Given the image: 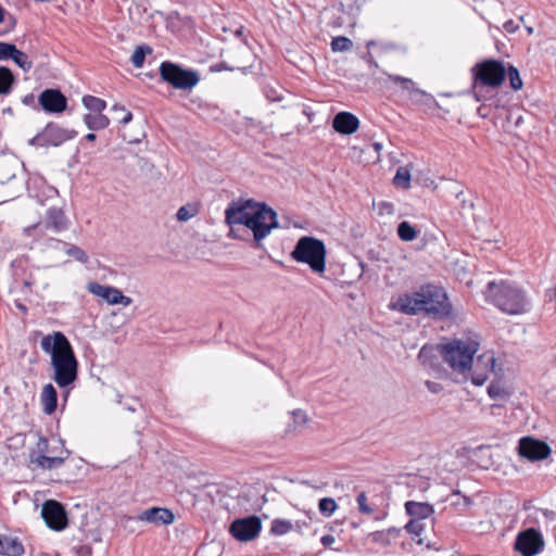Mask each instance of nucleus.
I'll return each instance as SVG.
<instances>
[{"label": "nucleus", "instance_id": "f03ea898", "mask_svg": "<svg viewBox=\"0 0 556 556\" xmlns=\"http://www.w3.org/2000/svg\"><path fill=\"white\" fill-rule=\"evenodd\" d=\"M480 346V337L472 330L464 331L454 338V383L470 381L481 387L495 371L496 359L492 353H483L476 359L473 356Z\"/></svg>", "mask_w": 556, "mask_h": 556}, {"label": "nucleus", "instance_id": "412c9836", "mask_svg": "<svg viewBox=\"0 0 556 556\" xmlns=\"http://www.w3.org/2000/svg\"><path fill=\"white\" fill-rule=\"evenodd\" d=\"M406 514L413 519H427L433 514V507L426 502L407 501L405 503Z\"/></svg>", "mask_w": 556, "mask_h": 556}, {"label": "nucleus", "instance_id": "f704fd0d", "mask_svg": "<svg viewBox=\"0 0 556 556\" xmlns=\"http://www.w3.org/2000/svg\"><path fill=\"white\" fill-rule=\"evenodd\" d=\"M292 522L285 519H274L271 521L270 533L274 535H283L292 529Z\"/></svg>", "mask_w": 556, "mask_h": 556}, {"label": "nucleus", "instance_id": "a211bd4d", "mask_svg": "<svg viewBox=\"0 0 556 556\" xmlns=\"http://www.w3.org/2000/svg\"><path fill=\"white\" fill-rule=\"evenodd\" d=\"M456 202L458 207V215L462 222V225L467 227L472 222L477 224L476 215L473 213L475 203L473 197L470 193H466L463 190L456 192Z\"/></svg>", "mask_w": 556, "mask_h": 556}, {"label": "nucleus", "instance_id": "49530a36", "mask_svg": "<svg viewBox=\"0 0 556 556\" xmlns=\"http://www.w3.org/2000/svg\"><path fill=\"white\" fill-rule=\"evenodd\" d=\"M112 110L116 113H122L121 117L118 118V123L122 125H126L132 119V113L127 111L123 105L114 104Z\"/></svg>", "mask_w": 556, "mask_h": 556}, {"label": "nucleus", "instance_id": "774afa93", "mask_svg": "<svg viewBox=\"0 0 556 556\" xmlns=\"http://www.w3.org/2000/svg\"><path fill=\"white\" fill-rule=\"evenodd\" d=\"M466 285L470 286L471 285V280L470 279L466 280Z\"/></svg>", "mask_w": 556, "mask_h": 556}, {"label": "nucleus", "instance_id": "0eeeda50", "mask_svg": "<svg viewBox=\"0 0 556 556\" xmlns=\"http://www.w3.org/2000/svg\"><path fill=\"white\" fill-rule=\"evenodd\" d=\"M472 90L477 101H482L485 97L481 96L483 87L496 89L505 80L506 65L504 62L494 59H486L478 62L472 68Z\"/></svg>", "mask_w": 556, "mask_h": 556}, {"label": "nucleus", "instance_id": "8fccbe9b", "mask_svg": "<svg viewBox=\"0 0 556 556\" xmlns=\"http://www.w3.org/2000/svg\"><path fill=\"white\" fill-rule=\"evenodd\" d=\"M356 502H357L358 509L361 513H363V514H371L372 513V508L367 504V495L365 492H361L357 495Z\"/></svg>", "mask_w": 556, "mask_h": 556}, {"label": "nucleus", "instance_id": "b1692460", "mask_svg": "<svg viewBox=\"0 0 556 556\" xmlns=\"http://www.w3.org/2000/svg\"><path fill=\"white\" fill-rule=\"evenodd\" d=\"M40 400L43 406V412L47 415H51L55 412L58 407V392L52 383H48L42 388Z\"/></svg>", "mask_w": 556, "mask_h": 556}, {"label": "nucleus", "instance_id": "a878e982", "mask_svg": "<svg viewBox=\"0 0 556 556\" xmlns=\"http://www.w3.org/2000/svg\"><path fill=\"white\" fill-rule=\"evenodd\" d=\"M65 462L64 457L61 456H48V455H37L31 456V464L36 465L38 468L41 469H56L60 468Z\"/></svg>", "mask_w": 556, "mask_h": 556}, {"label": "nucleus", "instance_id": "3c124183", "mask_svg": "<svg viewBox=\"0 0 556 556\" xmlns=\"http://www.w3.org/2000/svg\"><path fill=\"white\" fill-rule=\"evenodd\" d=\"M471 503L470 498L462 495L459 492L454 491V508L462 506L463 508H466Z\"/></svg>", "mask_w": 556, "mask_h": 556}, {"label": "nucleus", "instance_id": "ddd939ff", "mask_svg": "<svg viewBox=\"0 0 556 556\" xmlns=\"http://www.w3.org/2000/svg\"><path fill=\"white\" fill-rule=\"evenodd\" d=\"M544 547V540L542 534L533 529H527L517 535L515 542V549L522 556H535Z\"/></svg>", "mask_w": 556, "mask_h": 556}, {"label": "nucleus", "instance_id": "6e6d98bb", "mask_svg": "<svg viewBox=\"0 0 556 556\" xmlns=\"http://www.w3.org/2000/svg\"><path fill=\"white\" fill-rule=\"evenodd\" d=\"M384 531H386V533H387V535H388V538H389L390 542H391L392 540L397 539V538L400 536V534H401V529H400V528H396V527H390V528H388V529H387V530H384Z\"/></svg>", "mask_w": 556, "mask_h": 556}, {"label": "nucleus", "instance_id": "5701e85b", "mask_svg": "<svg viewBox=\"0 0 556 556\" xmlns=\"http://www.w3.org/2000/svg\"><path fill=\"white\" fill-rule=\"evenodd\" d=\"M389 79L394 84H400L403 90L408 91L409 98L413 101H421V99L427 96L425 91L416 87V84L410 78L389 75Z\"/></svg>", "mask_w": 556, "mask_h": 556}, {"label": "nucleus", "instance_id": "69168bd1", "mask_svg": "<svg viewBox=\"0 0 556 556\" xmlns=\"http://www.w3.org/2000/svg\"><path fill=\"white\" fill-rule=\"evenodd\" d=\"M416 542H417V544H422L424 543L422 539H420V538Z\"/></svg>", "mask_w": 556, "mask_h": 556}, {"label": "nucleus", "instance_id": "4be33fe9", "mask_svg": "<svg viewBox=\"0 0 556 556\" xmlns=\"http://www.w3.org/2000/svg\"><path fill=\"white\" fill-rule=\"evenodd\" d=\"M0 555L22 556L25 553L23 543L17 538L0 535Z\"/></svg>", "mask_w": 556, "mask_h": 556}, {"label": "nucleus", "instance_id": "6ab92c4d", "mask_svg": "<svg viewBox=\"0 0 556 556\" xmlns=\"http://www.w3.org/2000/svg\"><path fill=\"white\" fill-rule=\"evenodd\" d=\"M358 127V117L350 112H339L332 119V128L341 135H352Z\"/></svg>", "mask_w": 556, "mask_h": 556}, {"label": "nucleus", "instance_id": "0e129e2a", "mask_svg": "<svg viewBox=\"0 0 556 556\" xmlns=\"http://www.w3.org/2000/svg\"><path fill=\"white\" fill-rule=\"evenodd\" d=\"M386 516H387V513H383L381 516H377L376 519L380 520V519H383Z\"/></svg>", "mask_w": 556, "mask_h": 556}, {"label": "nucleus", "instance_id": "de8ad7c7", "mask_svg": "<svg viewBox=\"0 0 556 556\" xmlns=\"http://www.w3.org/2000/svg\"><path fill=\"white\" fill-rule=\"evenodd\" d=\"M369 539L377 544H380L382 546H388L391 544L387 533L384 530L381 531H374L369 534Z\"/></svg>", "mask_w": 556, "mask_h": 556}, {"label": "nucleus", "instance_id": "2eb2a0df", "mask_svg": "<svg viewBox=\"0 0 556 556\" xmlns=\"http://www.w3.org/2000/svg\"><path fill=\"white\" fill-rule=\"evenodd\" d=\"M518 452L520 456L534 462L547 458L551 454V447L543 441L525 437L519 441Z\"/></svg>", "mask_w": 556, "mask_h": 556}, {"label": "nucleus", "instance_id": "7c9ffc66", "mask_svg": "<svg viewBox=\"0 0 556 556\" xmlns=\"http://www.w3.org/2000/svg\"><path fill=\"white\" fill-rule=\"evenodd\" d=\"M84 106L90 112L102 113L106 108V102L98 97L86 94L81 100Z\"/></svg>", "mask_w": 556, "mask_h": 556}, {"label": "nucleus", "instance_id": "680f3d73", "mask_svg": "<svg viewBox=\"0 0 556 556\" xmlns=\"http://www.w3.org/2000/svg\"><path fill=\"white\" fill-rule=\"evenodd\" d=\"M526 30H527V33H528L529 35H532V34L534 33V29H533V27H531V26H527V27H526Z\"/></svg>", "mask_w": 556, "mask_h": 556}, {"label": "nucleus", "instance_id": "c03bdc74", "mask_svg": "<svg viewBox=\"0 0 556 556\" xmlns=\"http://www.w3.org/2000/svg\"><path fill=\"white\" fill-rule=\"evenodd\" d=\"M0 25H4L3 28H0V36H4L15 28L16 18L5 11L3 21H1Z\"/></svg>", "mask_w": 556, "mask_h": 556}, {"label": "nucleus", "instance_id": "5fc2aeb1", "mask_svg": "<svg viewBox=\"0 0 556 556\" xmlns=\"http://www.w3.org/2000/svg\"><path fill=\"white\" fill-rule=\"evenodd\" d=\"M76 553L78 556H91L92 547L89 545H79L76 547Z\"/></svg>", "mask_w": 556, "mask_h": 556}, {"label": "nucleus", "instance_id": "7ed1b4c3", "mask_svg": "<svg viewBox=\"0 0 556 556\" xmlns=\"http://www.w3.org/2000/svg\"><path fill=\"white\" fill-rule=\"evenodd\" d=\"M42 351L50 355L53 369L52 380L64 390L66 400L74 383L78 379V361L67 337L61 331H53L41 339Z\"/></svg>", "mask_w": 556, "mask_h": 556}, {"label": "nucleus", "instance_id": "e2e57ef3", "mask_svg": "<svg viewBox=\"0 0 556 556\" xmlns=\"http://www.w3.org/2000/svg\"><path fill=\"white\" fill-rule=\"evenodd\" d=\"M381 147H382L381 143H378V142L374 143V148L376 151H379L381 149Z\"/></svg>", "mask_w": 556, "mask_h": 556}, {"label": "nucleus", "instance_id": "4d7b16f0", "mask_svg": "<svg viewBox=\"0 0 556 556\" xmlns=\"http://www.w3.org/2000/svg\"><path fill=\"white\" fill-rule=\"evenodd\" d=\"M503 27L507 33L513 34L519 28V25L516 24L513 20H509L504 23Z\"/></svg>", "mask_w": 556, "mask_h": 556}, {"label": "nucleus", "instance_id": "13d9d810", "mask_svg": "<svg viewBox=\"0 0 556 556\" xmlns=\"http://www.w3.org/2000/svg\"><path fill=\"white\" fill-rule=\"evenodd\" d=\"M336 539L331 534L323 535L320 539V542L324 546L328 547L331 546L334 543Z\"/></svg>", "mask_w": 556, "mask_h": 556}, {"label": "nucleus", "instance_id": "052dcab7", "mask_svg": "<svg viewBox=\"0 0 556 556\" xmlns=\"http://www.w3.org/2000/svg\"><path fill=\"white\" fill-rule=\"evenodd\" d=\"M293 415H294V416H301V418L303 419V422H305V421H306V416H305V414H304L302 410H295V412L293 413Z\"/></svg>", "mask_w": 556, "mask_h": 556}, {"label": "nucleus", "instance_id": "c756f323", "mask_svg": "<svg viewBox=\"0 0 556 556\" xmlns=\"http://www.w3.org/2000/svg\"><path fill=\"white\" fill-rule=\"evenodd\" d=\"M249 70L250 65H244V62H235L233 64H230L226 61H220L210 66V72L212 73H218L222 71H240L245 74Z\"/></svg>", "mask_w": 556, "mask_h": 556}, {"label": "nucleus", "instance_id": "cd10ccee", "mask_svg": "<svg viewBox=\"0 0 556 556\" xmlns=\"http://www.w3.org/2000/svg\"><path fill=\"white\" fill-rule=\"evenodd\" d=\"M15 83L16 78L13 72L7 66H0V94L11 93Z\"/></svg>", "mask_w": 556, "mask_h": 556}, {"label": "nucleus", "instance_id": "603ef678", "mask_svg": "<svg viewBox=\"0 0 556 556\" xmlns=\"http://www.w3.org/2000/svg\"><path fill=\"white\" fill-rule=\"evenodd\" d=\"M425 384L428 388V390L433 394H439L444 390V387L441 382L427 380Z\"/></svg>", "mask_w": 556, "mask_h": 556}, {"label": "nucleus", "instance_id": "ea45409f", "mask_svg": "<svg viewBox=\"0 0 556 556\" xmlns=\"http://www.w3.org/2000/svg\"><path fill=\"white\" fill-rule=\"evenodd\" d=\"M337 507L338 505L333 498L324 497L319 500L318 509L326 517L331 516L337 509Z\"/></svg>", "mask_w": 556, "mask_h": 556}, {"label": "nucleus", "instance_id": "f8f14e48", "mask_svg": "<svg viewBox=\"0 0 556 556\" xmlns=\"http://www.w3.org/2000/svg\"><path fill=\"white\" fill-rule=\"evenodd\" d=\"M41 517L47 527L54 531H63L68 526L67 513L64 506L55 500H48L43 503Z\"/></svg>", "mask_w": 556, "mask_h": 556}, {"label": "nucleus", "instance_id": "09e8293b", "mask_svg": "<svg viewBox=\"0 0 556 556\" xmlns=\"http://www.w3.org/2000/svg\"><path fill=\"white\" fill-rule=\"evenodd\" d=\"M49 451V441L41 437L39 439V441L37 442V446H36V450L31 451L30 454H29V459L31 460V456H37V455H46Z\"/></svg>", "mask_w": 556, "mask_h": 556}, {"label": "nucleus", "instance_id": "1a4fd4ad", "mask_svg": "<svg viewBox=\"0 0 556 556\" xmlns=\"http://www.w3.org/2000/svg\"><path fill=\"white\" fill-rule=\"evenodd\" d=\"M161 79L175 89L191 90L200 81V75L195 70L185 68L172 61H164L160 65Z\"/></svg>", "mask_w": 556, "mask_h": 556}, {"label": "nucleus", "instance_id": "338daca9", "mask_svg": "<svg viewBox=\"0 0 556 556\" xmlns=\"http://www.w3.org/2000/svg\"><path fill=\"white\" fill-rule=\"evenodd\" d=\"M236 33H237V35H241L242 28L238 29Z\"/></svg>", "mask_w": 556, "mask_h": 556}, {"label": "nucleus", "instance_id": "2f4dec72", "mask_svg": "<svg viewBox=\"0 0 556 556\" xmlns=\"http://www.w3.org/2000/svg\"><path fill=\"white\" fill-rule=\"evenodd\" d=\"M152 52L153 49L148 45L138 46L130 58L132 65L136 68H141L144 64L146 56Z\"/></svg>", "mask_w": 556, "mask_h": 556}, {"label": "nucleus", "instance_id": "bf43d9fd", "mask_svg": "<svg viewBox=\"0 0 556 556\" xmlns=\"http://www.w3.org/2000/svg\"><path fill=\"white\" fill-rule=\"evenodd\" d=\"M97 139V135L93 132H89L85 136V140L87 141H94Z\"/></svg>", "mask_w": 556, "mask_h": 556}, {"label": "nucleus", "instance_id": "20e7f679", "mask_svg": "<svg viewBox=\"0 0 556 556\" xmlns=\"http://www.w3.org/2000/svg\"><path fill=\"white\" fill-rule=\"evenodd\" d=\"M392 308L406 315L424 314L441 318L450 314L451 305L446 291L437 285L420 286L417 291L397 298Z\"/></svg>", "mask_w": 556, "mask_h": 556}, {"label": "nucleus", "instance_id": "473e14b6", "mask_svg": "<svg viewBox=\"0 0 556 556\" xmlns=\"http://www.w3.org/2000/svg\"><path fill=\"white\" fill-rule=\"evenodd\" d=\"M393 185L396 188L408 189L410 187V173L406 167H399L393 177Z\"/></svg>", "mask_w": 556, "mask_h": 556}, {"label": "nucleus", "instance_id": "4c0bfd02", "mask_svg": "<svg viewBox=\"0 0 556 556\" xmlns=\"http://www.w3.org/2000/svg\"><path fill=\"white\" fill-rule=\"evenodd\" d=\"M12 61L24 72H29L33 68V62L29 60L28 55L18 49H16L13 54Z\"/></svg>", "mask_w": 556, "mask_h": 556}, {"label": "nucleus", "instance_id": "423d86ee", "mask_svg": "<svg viewBox=\"0 0 556 556\" xmlns=\"http://www.w3.org/2000/svg\"><path fill=\"white\" fill-rule=\"evenodd\" d=\"M417 358L435 378L447 380L450 379L448 368H452V341L425 344Z\"/></svg>", "mask_w": 556, "mask_h": 556}, {"label": "nucleus", "instance_id": "dca6fc26", "mask_svg": "<svg viewBox=\"0 0 556 556\" xmlns=\"http://www.w3.org/2000/svg\"><path fill=\"white\" fill-rule=\"evenodd\" d=\"M88 291L111 305L122 304L129 306L132 303V299L123 294L121 290L111 286L100 285L98 282H89L87 287Z\"/></svg>", "mask_w": 556, "mask_h": 556}, {"label": "nucleus", "instance_id": "9b49d317", "mask_svg": "<svg viewBox=\"0 0 556 556\" xmlns=\"http://www.w3.org/2000/svg\"><path fill=\"white\" fill-rule=\"evenodd\" d=\"M262 530L261 518L250 515L236 518L229 526V533L240 542H250L258 536Z\"/></svg>", "mask_w": 556, "mask_h": 556}, {"label": "nucleus", "instance_id": "aec40b11", "mask_svg": "<svg viewBox=\"0 0 556 556\" xmlns=\"http://www.w3.org/2000/svg\"><path fill=\"white\" fill-rule=\"evenodd\" d=\"M139 519L154 525H170L175 520V515L168 508L151 507L146 509Z\"/></svg>", "mask_w": 556, "mask_h": 556}, {"label": "nucleus", "instance_id": "4468645a", "mask_svg": "<svg viewBox=\"0 0 556 556\" xmlns=\"http://www.w3.org/2000/svg\"><path fill=\"white\" fill-rule=\"evenodd\" d=\"M68 100L58 88H47L38 97L40 110L47 114H61L66 111Z\"/></svg>", "mask_w": 556, "mask_h": 556}, {"label": "nucleus", "instance_id": "c9c22d12", "mask_svg": "<svg viewBox=\"0 0 556 556\" xmlns=\"http://www.w3.org/2000/svg\"><path fill=\"white\" fill-rule=\"evenodd\" d=\"M506 76L509 79V85H510L511 89L517 91L522 88V86H523L522 79L520 77L519 71L515 66H513L510 64H508V66H506Z\"/></svg>", "mask_w": 556, "mask_h": 556}, {"label": "nucleus", "instance_id": "6e6552de", "mask_svg": "<svg viewBox=\"0 0 556 556\" xmlns=\"http://www.w3.org/2000/svg\"><path fill=\"white\" fill-rule=\"evenodd\" d=\"M326 253L323 240L303 236L298 240L290 255L295 262L307 264L314 273L323 274L326 269Z\"/></svg>", "mask_w": 556, "mask_h": 556}, {"label": "nucleus", "instance_id": "79ce46f5", "mask_svg": "<svg viewBox=\"0 0 556 556\" xmlns=\"http://www.w3.org/2000/svg\"><path fill=\"white\" fill-rule=\"evenodd\" d=\"M198 214V210L194 205H184L177 211L176 217L179 222H187Z\"/></svg>", "mask_w": 556, "mask_h": 556}, {"label": "nucleus", "instance_id": "37998d69", "mask_svg": "<svg viewBox=\"0 0 556 556\" xmlns=\"http://www.w3.org/2000/svg\"><path fill=\"white\" fill-rule=\"evenodd\" d=\"M66 254L83 264H86L89 260L87 253L81 248L74 244L68 245Z\"/></svg>", "mask_w": 556, "mask_h": 556}, {"label": "nucleus", "instance_id": "c85d7f7f", "mask_svg": "<svg viewBox=\"0 0 556 556\" xmlns=\"http://www.w3.org/2000/svg\"><path fill=\"white\" fill-rule=\"evenodd\" d=\"M253 59L254 55L251 49L245 43H242L233 49L230 56V64H233L235 62H244V65H250L251 68L253 64Z\"/></svg>", "mask_w": 556, "mask_h": 556}, {"label": "nucleus", "instance_id": "58836bf2", "mask_svg": "<svg viewBox=\"0 0 556 556\" xmlns=\"http://www.w3.org/2000/svg\"><path fill=\"white\" fill-rule=\"evenodd\" d=\"M488 394L492 399H505L508 395V392L504 388L501 381H492L488 387Z\"/></svg>", "mask_w": 556, "mask_h": 556}, {"label": "nucleus", "instance_id": "9d476101", "mask_svg": "<svg viewBox=\"0 0 556 556\" xmlns=\"http://www.w3.org/2000/svg\"><path fill=\"white\" fill-rule=\"evenodd\" d=\"M77 135L78 132L74 129L63 128L54 122H49L28 143L40 148L60 147L64 142L74 139Z\"/></svg>", "mask_w": 556, "mask_h": 556}, {"label": "nucleus", "instance_id": "39448f33", "mask_svg": "<svg viewBox=\"0 0 556 556\" xmlns=\"http://www.w3.org/2000/svg\"><path fill=\"white\" fill-rule=\"evenodd\" d=\"M484 296L507 315H521L530 311L531 302L526 291L508 280L489 281Z\"/></svg>", "mask_w": 556, "mask_h": 556}, {"label": "nucleus", "instance_id": "f257e3e1", "mask_svg": "<svg viewBox=\"0 0 556 556\" xmlns=\"http://www.w3.org/2000/svg\"><path fill=\"white\" fill-rule=\"evenodd\" d=\"M225 220L230 227L229 237L245 240L251 231L255 248H261L262 240L279 227L277 213L266 203L253 204L252 200L242 204L231 202L225 211Z\"/></svg>", "mask_w": 556, "mask_h": 556}, {"label": "nucleus", "instance_id": "f3484780", "mask_svg": "<svg viewBox=\"0 0 556 556\" xmlns=\"http://www.w3.org/2000/svg\"><path fill=\"white\" fill-rule=\"evenodd\" d=\"M40 227L59 233L67 229L68 220L65 216L64 211L61 207L51 206L47 210L43 219L39 222L37 225H35V228Z\"/></svg>", "mask_w": 556, "mask_h": 556}, {"label": "nucleus", "instance_id": "a18cd8bd", "mask_svg": "<svg viewBox=\"0 0 556 556\" xmlns=\"http://www.w3.org/2000/svg\"><path fill=\"white\" fill-rule=\"evenodd\" d=\"M16 49L14 43L0 41V61L12 60Z\"/></svg>", "mask_w": 556, "mask_h": 556}, {"label": "nucleus", "instance_id": "72a5a7b5", "mask_svg": "<svg viewBox=\"0 0 556 556\" xmlns=\"http://www.w3.org/2000/svg\"><path fill=\"white\" fill-rule=\"evenodd\" d=\"M397 236L403 241H413L417 237V230L408 222H401L397 226Z\"/></svg>", "mask_w": 556, "mask_h": 556}, {"label": "nucleus", "instance_id": "a19ab883", "mask_svg": "<svg viewBox=\"0 0 556 556\" xmlns=\"http://www.w3.org/2000/svg\"><path fill=\"white\" fill-rule=\"evenodd\" d=\"M404 529L414 535L415 538H419L422 531L425 530V523L422 522V519H413L405 525Z\"/></svg>", "mask_w": 556, "mask_h": 556}, {"label": "nucleus", "instance_id": "393cba45", "mask_svg": "<svg viewBox=\"0 0 556 556\" xmlns=\"http://www.w3.org/2000/svg\"><path fill=\"white\" fill-rule=\"evenodd\" d=\"M471 268H475L473 260L467 254H462L460 258L454 262V276L458 280H465L470 274Z\"/></svg>", "mask_w": 556, "mask_h": 556}, {"label": "nucleus", "instance_id": "864d4df0", "mask_svg": "<svg viewBox=\"0 0 556 556\" xmlns=\"http://www.w3.org/2000/svg\"><path fill=\"white\" fill-rule=\"evenodd\" d=\"M22 103L26 106H31L34 110L39 111L40 106L38 102L35 101V96L33 93H28L22 98Z\"/></svg>", "mask_w": 556, "mask_h": 556}, {"label": "nucleus", "instance_id": "bb28decb", "mask_svg": "<svg viewBox=\"0 0 556 556\" xmlns=\"http://www.w3.org/2000/svg\"><path fill=\"white\" fill-rule=\"evenodd\" d=\"M84 123L90 130L97 131L106 128L110 125V118L102 113H89L84 115Z\"/></svg>", "mask_w": 556, "mask_h": 556}, {"label": "nucleus", "instance_id": "e433bc0d", "mask_svg": "<svg viewBox=\"0 0 556 556\" xmlns=\"http://www.w3.org/2000/svg\"><path fill=\"white\" fill-rule=\"evenodd\" d=\"M353 47V42L351 39L344 36H338L332 38L331 49L333 52H345L351 50Z\"/></svg>", "mask_w": 556, "mask_h": 556}]
</instances>
